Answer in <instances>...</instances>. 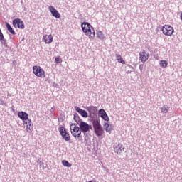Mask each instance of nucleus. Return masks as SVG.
<instances>
[{
	"instance_id": "1",
	"label": "nucleus",
	"mask_w": 182,
	"mask_h": 182,
	"mask_svg": "<svg viewBox=\"0 0 182 182\" xmlns=\"http://www.w3.org/2000/svg\"><path fill=\"white\" fill-rule=\"evenodd\" d=\"M92 127L97 137H100L105 134V130L103 129V127H102V124H100V121L99 119H95L92 122Z\"/></svg>"
},
{
	"instance_id": "2",
	"label": "nucleus",
	"mask_w": 182,
	"mask_h": 182,
	"mask_svg": "<svg viewBox=\"0 0 182 182\" xmlns=\"http://www.w3.org/2000/svg\"><path fill=\"white\" fill-rule=\"evenodd\" d=\"M70 132L72 136L75 138H80L82 137V131L80 130V128L77 126L76 124H72L70 126Z\"/></svg>"
},
{
	"instance_id": "3",
	"label": "nucleus",
	"mask_w": 182,
	"mask_h": 182,
	"mask_svg": "<svg viewBox=\"0 0 182 182\" xmlns=\"http://www.w3.org/2000/svg\"><path fill=\"white\" fill-rule=\"evenodd\" d=\"M33 73L37 77H41L43 79L46 77V75L45 74V70L39 65L33 66Z\"/></svg>"
},
{
	"instance_id": "4",
	"label": "nucleus",
	"mask_w": 182,
	"mask_h": 182,
	"mask_svg": "<svg viewBox=\"0 0 182 182\" xmlns=\"http://www.w3.org/2000/svg\"><path fill=\"white\" fill-rule=\"evenodd\" d=\"M58 131L63 140L70 141V134H69L65 127H60Z\"/></svg>"
},
{
	"instance_id": "5",
	"label": "nucleus",
	"mask_w": 182,
	"mask_h": 182,
	"mask_svg": "<svg viewBox=\"0 0 182 182\" xmlns=\"http://www.w3.org/2000/svg\"><path fill=\"white\" fill-rule=\"evenodd\" d=\"M161 31L162 33L165 35V36H172L174 33V28L168 24H166L162 26Z\"/></svg>"
},
{
	"instance_id": "6",
	"label": "nucleus",
	"mask_w": 182,
	"mask_h": 182,
	"mask_svg": "<svg viewBox=\"0 0 182 182\" xmlns=\"http://www.w3.org/2000/svg\"><path fill=\"white\" fill-rule=\"evenodd\" d=\"M80 130L82 132V133H87V132H90L92 129V125H89L87 123L82 121L79 124Z\"/></svg>"
},
{
	"instance_id": "7",
	"label": "nucleus",
	"mask_w": 182,
	"mask_h": 182,
	"mask_svg": "<svg viewBox=\"0 0 182 182\" xmlns=\"http://www.w3.org/2000/svg\"><path fill=\"white\" fill-rule=\"evenodd\" d=\"M13 26L14 28H18V29H25V23H23V21L21 18L13 20Z\"/></svg>"
},
{
	"instance_id": "8",
	"label": "nucleus",
	"mask_w": 182,
	"mask_h": 182,
	"mask_svg": "<svg viewBox=\"0 0 182 182\" xmlns=\"http://www.w3.org/2000/svg\"><path fill=\"white\" fill-rule=\"evenodd\" d=\"M84 33L86 36L89 38L90 41H93L95 39V36H96V34L95 33V28H93V26H92Z\"/></svg>"
},
{
	"instance_id": "9",
	"label": "nucleus",
	"mask_w": 182,
	"mask_h": 182,
	"mask_svg": "<svg viewBox=\"0 0 182 182\" xmlns=\"http://www.w3.org/2000/svg\"><path fill=\"white\" fill-rule=\"evenodd\" d=\"M139 60L142 62V63H146L147 60H149V53L146 52V50H142L139 52Z\"/></svg>"
},
{
	"instance_id": "10",
	"label": "nucleus",
	"mask_w": 182,
	"mask_h": 182,
	"mask_svg": "<svg viewBox=\"0 0 182 182\" xmlns=\"http://www.w3.org/2000/svg\"><path fill=\"white\" fill-rule=\"evenodd\" d=\"M23 124L26 126V130L28 133H32L33 130V124H32V120L27 119L23 121Z\"/></svg>"
},
{
	"instance_id": "11",
	"label": "nucleus",
	"mask_w": 182,
	"mask_h": 182,
	"mask_svg": "<svg viewBox=\"0 0 182 182\" xmlns=\"http://www.w3.org/2000/svg\"><path fill=\"white\" fill-rule=\"evenodd\" d=\"M98 115L100 117L101 119L105 120V122H109V116L107 115V113H106V111H105V109H100L98 111Z\"/></svg>"
},
{
	"instance_id": "12",
	"label": "nucleus",
	"mask_w": 182,
	"mask_h": 182,
	"mask_svg": "<svg viewBox=\"0 0 182 182\" xmlns=\"http://www.w3.org/2000/svg\"><path fill=\"white\" fill-rule=\"evenodd\" d=\"M48 9L54 18H56V19H59V18H60V14H59V11L56 10L55 7L53 6H49Z\"/></svg>"
},
{
	"instance_id": "13",
	"label": "nucleus",
	"mask_w": 182,
	"mask_h": 182,
	"mask_svg": "<svg viewBox=\"0 0 182 182\" xmlns=\"http://www.w3.org/2000/svg\"><path fill=\"white\" fill-rule=\"evenodd\" d=\"M18 116L19 119H21V120H24V122L26 120H29V114L23 111L18 112Z\"/></svg>"
},
{
	"instance_id": "14",
	"label": "nucleus",
	"mask_w": 182,
	"mask_h": 182,
	"mask_svg": "<svg viewBox=\"0 0 182 182\" xmlns=\"http://www.w3.org/2000/svg\"><path fill=\"white\" fill-rule=\"evenodd\" d=\"M75 109L79 114H80L82 117H87V112L86 110L82 109V108H80L79 107H75Z\"/></svg>"
},
{
	"instance_id": "15",
	"label": "nucleus",
	"mask_w": 182,
	"mask_h": 182,
	"mask_svg": "<svg viewBox=\"0 0 182 182\" xmlns=\"http://www.w3.org/2000/svg\"><path fill=\"white\" fill-rule=\"evenodd\" d=\"M91 26H92V25H90V23H82L81 24V28H82V32H84V33L85 32H87V30L89 28H90Z\"/></svg>"
},
{
	"instance_id": "16",
	"label": "nucleus",
	"mask_w": 182,
	"mask_h": 182,
	"mask_svg": "<svg viewBox=\"0 0 182 182\" xmlns=\"http://www.w3.org/2000/svg\"><path fill=\"white\" fill-rule=\"evenodd\" d=\"M43 39L46 43H52L53 41V36H52V35H46L43 36Z\"/></svg>"
},
{
	"instance_id": "17",
	"label": "nucleus",
	"mask_w": 182,
	"mask_h": 182,
	"mask_svg": "<svg viewBox=\"0 0 182 182\" xmlns=\"http://www.w3.org/2000/svg\"><path fill=\"white\" fill-rule=\"evenodd\" d=\"M116 59L119 63H122V65H126V61L123 59V57L119 53L115 54Z\"/></svg>"
},
{
	"instance_id": "18",
	"label": "nucleus",
	"mask_w": 182,
	"mask_h": 182,
	"mask_svg": "<svg viewBox=\"0 0 182 182\" xmlns=\"http://www.w3.org/2000/svg\"><path fill=\"white\" fill-rule=\"evenodd\" d=\"M5 24H6V28H7L9 32H10V33H11V35L16 34V33H15V31H14V28H12V26H11V24L8 23V22H6Z\"/></svg>"
},
{
	"instance_id": "19",
	"label": "nucleus",
	"mask_w": 182,
	"mask_h": 182,
	"mask_svg": "<svg viewBox=\"0 0 182 182\" xmlns=\"http://www.w3.org/2000/svg\"><path fill=\"white\" fill-rule=\"evenodd\" d=\"M123 150H124L123 145L119 144L116 148L115 153H117V154H122L123 153Z\"/></svg>"
},
{
	"instance_id": "20",
	"label": "nucleus",
	"mask_w": 182,
	"mask_h": 182,
	"mask_svg": "<svg viewBox=\"0 0 182 182\" xmlns=\"http://www.w3.org/2000/svg\"><path fill=\"white\" fill-rule=\"evenodd\" d=\"M97 37L98 39H100V41H103L105 38H106L102 31H97Z\"/></svg>"
},
{
	"instance_id": "21",
	"label": "nucleus",
	"mask_w": 182,
	"mask_h": 182,
	"mask_svg": "<svg viewBox=\"0 0 182 182\" xmlns=\"http://www.w3.org/2000/svg\"><path fill=\"white\" fill-rule=\"evenodd\" d=\"M159 65L161 68H167L168 62L167 60H162L159 62Z\"/></svg>"
},
{
	"instance_id": "22",
	"label": "nucleus",
	"mask_w": 182,
	"mask_h": 182,
	"mask_svg": "<svg viewBox=\"0 0 182 182\" xmlns=\"http://www.w3.org/2000/svg\"><path fill=\"white\" fill-rule=\"evenodd\" d=\"M161 113H164L165 114L168 113V106L164 105L162 107L160 108Z\"/></svg>"
},
{
	"instance_id": "23",
	"label": "nucleus",
	"mask_w": 182,
	"mask_h": 182,
	"mask_svg": "<svg viewBox=\"0 0 182 182\" xmlns=\"http://www.w3.org/2000/svg\"><path fill=\"white\" fill-rule=\"evenodd\" d=\"M4 41V46H6V40L5 39V37H4V33H2V31L0 29V42Z\"/></svg>"
},
{
	"instance_id": "24",
	"label": "nucleus",
	"mask_w": 182,
	"mask_h": 182,
	"mask_svg": "<svg viewBox=\"0 0 182 182\" xmlns=\"http://www.w3.org/2000/svg\"><path fill=\"white\" fill-rule=\"evenodd\" d=\"M61 163L63 166H64V167H72V164H70L69 161L66 160H63Z\"/></svg>"
},
{
	"instance_id": "25",
	"label": "nucleus",
	"mask_w": 182,
	"mask_h": 182,
	"mask_svg": "<svg viewBox=\"0 0 182 182\" xmlns=\"http://www.w3.org/2000/svg\"><path fill=\"white\" fill-rule=\"evenodd\" d=\"M87 110L90 112L92 113V112H96L97 109H96V107H88L87 108Z\"/></svg>"
},
{
	"instance_id": "26",
	"label": "nucleus",
	"mask_w": 182,
	"mask_h": 182,
	"mask_svg": "<svg viewBox=\"0 0 182 182\" xmlns=\"http://www.w3.org/2000/svg\"><path fill=\"white\" fill-rule=\"evenodd\" d=\"M112 130H113V127H112V125H110L108 128L105 129L107 133H111Z\"/></svg>"
},
{
	"instance_id": "27",
	"label": "nucleus",
	"mask_w": 182,
	"mask_h": 182,
	"mask_svg": "<svg viewBox=\"0 0 182 182\" xmlns=\"http://www.w3.org/2000/svg\"><path fill=\"white\" fill-rule=\"evenodd\" d=\"M63 60L60 57H56L55 58V63H62Z\"/></svg>"
},
{
	"instance_id": "28",
	"label": "nucleus",
	"mask_w": 182,
	"mask_h": 182,
	"mask_svg": "<svg viewBox=\"0 0 182 182\" xmlns=\"http://www.w3.org/2000/svg\"><path fill=\"white\" fill-rule=\"evenodd\" d=\"M110 124L109 122H105L104 124V127H105V130H106V129H107L108 127H109Z\"/></svg>"
},
{
	"instance_id": "29",
	"label": "nucleus",
	"mask_w": 182,
	"mask_h": 182,
	"mask_svg": "<svg viewBox=\"0 0 182 182\" xmlns=\"http://www.w3.org/2000/svg\"><path fill=\"white\" fill-rule=\"evenodd\" d=\"M139 70L141 72H143V64L139 65Z\"/></svg>"
}]
</instances>
